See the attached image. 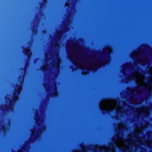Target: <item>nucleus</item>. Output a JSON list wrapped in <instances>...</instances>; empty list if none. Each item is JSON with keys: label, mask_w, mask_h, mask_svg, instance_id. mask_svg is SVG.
I'll return each instance as SVG.
<instances>
[{"label": "nucleus", "mask_w": 152, "mask_h": 152, "mask_svg": "<svg viewBox=\"0 0 152 152\" xmlns=\"http://www.w3.org/2000/svg\"><path fill=\"white\" fill-rule=\"evenodd\" d=\"M25 53L28 57L30 58L31 56V53L30 50L29 48H26L24 50Z\"/></svg>", "instance_id": "6"}, {"label": "nucleus", "mask_w": 152, "mask_h": 152, "mask_svg": "<svg viewBox=\"0 0 152 152\" xmlns=\"http://www.w3.org/2000/svg\"><path fill=\"white\" fill-rule=\"evenodd\" d=\"M20 85H17V87L15 89V92L12 98V100L9 99H8L7 100V98L6 97V101L7 102L9 103V106L7 105H5L4 108H2V109L6 110H12L13 109V106L14 102L15 101H17L18 99V96L20 92L22 89V83L23 81V76L20 77Z\"/></svg>", "instance_id": "4"}, {"label": "nucleus", "mask_w": 152, "mask_h": 152, "mask_svg": "<svg viewBox=\"0 0 152 152\" xmlns=\"http://www.w3.org/2000/svg\"><path fill=\"white\" fill-rule=\"evenodd\" d=\"M27 146H25L22 149L19 150L18 152H28V150L27 149Z\"/></svg>", "instance_id": "8"}, {"label": "nucleus", "mask_w": 152, "mask_h": 152, "mask_svg": "<svg viewBox=\"0 0 152 152\" xmlns=\"http://www.w3.org/2000/svg\"><path fill=\"white\" fill-rule=\"evenodd\" d=\"M79 41L70 43L68 48L69 58L77 68L83 70V75H86L90 70L95 72L100 66L108 63L110 59V54L112 51L110 47L107 46L102 53L97 52L93 57L87 58L83 56L84 46L80 44L81 41Z\"/></svg>", "instance_id": "2"}, {"label": "nucleus", "mask_w": 152, "mask_h": 152, "mask_svg": "<svg viewBox=\"0 0 152 152\" xmlns=\"http://www.w3.org/2000/svg\"><path fill=\"white\" fill-rule=\"evenodd\" d=\"M62 34V31H57L56 34V38L54 41L53 42L52 46V48H53V50L55 51V53L53 55L52 54L51 52H50L46 55L45 59L47 63L46 65L43 66L42 68V70L44 71L46 70L49 68L50 66L48 64L51 63V69L55 71L53 75L54 78L58 76L60 68V60L58 56V50L60 48L59 43L60 37Z\"/></svg>", "instance_id": "3"}, {"label": "nucleus", "mask_w": 152, "mask_h": 152, "mask_svg": "<svg viewBox=\"0 0 152 152\" xmlns=\"http://www.w3.org/2000/svg\"><path fill=\"white\" fill-rule=\"evenodd\" d=\"M36 120L38 126L42 127L41 129L37 130V128H35L31 130L32 136L31 139H36L38 138L40 135L42 131H44L45 129V124L43 122V120L42 118L41 117L39 116L38 113L37 114L36 117Z\"/></svg>", "instance_id": "5"}, {"label": "nucleus", "mask_w": 152, "mask_h": 152, "mask_svg": "<svg viewBox=\"0 0 152 152\" xmlns=\"http://www.w3.org/2000/svg\"><path fill=\"white\" fill-rule=\"evenodd\" d=\"M3 130H4V131L5 132V128H3Z\"/></svg>", "instance_id": "12"}, {"label": "nucleus", "mask_w": 152, "mask_h": 152, "mask_svg": "<svg viewBox=\"0 0 152 152\" xmlns=\"http://www.w3.org/2000/svg\"><path fill=\"white\" fill-rule=\"evenodd\" d=\"M69 3H66V4H65V5L66 6H68L69 5Z\"/></svg>", "instance_id": "10"}, {"label": "nucleus", "mask_w": 152, "mask_h": 152, "mask_svg": "<svg viewBox=\"0 0 152 152\" xmlns=\"http://www.w3.org/2000/svg\"><path fill=\"white\" fill-rule=\"evenodd\" d=\"M54 92L53 95L54 96H57V93L56 84L55 83L54 86Z\"/></svg>", "instance_id": "7"}, {"label": "nucleus", "mask_w": 152, "mask_h": 152, "mask_svg": "<svg viewBox=\"0 0 152 152\" xmlns=\"http://www.w3.org/2000/svg\"><path fill=\"white\" fill-rule=\"evenodd\" d=\"M23 72L24 73H25L26 72V70H23Z\"/></svg>", "instance_id": "11"}, {"label": "nucleus", "mask_w": 152, "mask_h": 152, "mask_svg": "<svg viewBox=\"0 0 152 152\" xmlns=\"http://www.w3.org/2000/svg\"><path fill=\"white\" fill-rule=\"evenodd\" d=\"M44 86L45 87V88L47 90L49 89L50 88V85L49 84H44Z\"/></svg>", "instance_id": "9"}, {"label": "nucleus", "mask_w": 152, "mask_h": 152, "mask_svg": "<svg viewBox=\"0 0 152 152\" xmlns=\"http://www.w3.org/2000/svg\"><path fill=\"white\" fill-rule=\"evenodd\" d=\"M147 53L144 50L139 49L134 51L131 56L135 60L134 66L137 64L147 65L148 66L146 72L149 75L148 82L145 81L144 74L135 70L130 75H127L126 72H131L133 67L130 63L126 64L123 67L122 72L126 77V82L128 83L130 80H134L137 86L134 88L127 89L128 96L126 97L127 102L124 101L121 103L117 99H103L99 104L101 110L106 112L115 110L116 112L117 119L132 114L135 115L133 121L138 122L134 132L129 134L126 140L123 138V132L128 130L125 124L123 123H118L115 127L117 134L113 138V143L107 146L96 145L94 147V152H115L116 148L123 152H152V133H148V139L145 140L142 132L144 128L148 126V117L151 106L143 107L141 108L132 107L131 105L140 104L144 100L147 101L151 95L152 90V66H150V60L152 56V49L148 48ZM72 152H87L84 148L81 151H74Z\"/></svg>", "instance_id": "1"}, {"label": "nucleus", "mask_w": 152, "mask_h": 152, "mask_svg": "<svg viewBox=\"0 0 152 152\" xmlns=\"http://www.w3.org/2000/svg\"><path fill=\"white\" fill-rule=\"evenodd\" d=\"M71 0H69V1H70Z\"/></svg>", "instance_id": "13"}]
</instances>
